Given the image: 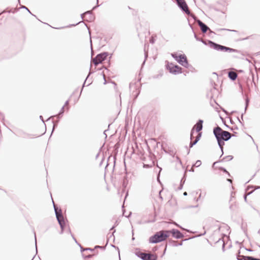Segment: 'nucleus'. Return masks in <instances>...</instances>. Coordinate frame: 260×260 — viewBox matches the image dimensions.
Returning <instances> with one entry per match:
<instances>
[{"label": "nucleus", "mask_w": 260, "mask_h": 260, "mask_svg": "<svg viewBox=\"0 0 260 260\" xmlns=\"http://www.w3.org/2000/svg\"><path fill=\"white\" fill-rule=\"evenodd\" d=\"M229 77L232 80H234L237 78V74L236 73L231 71L229 73Z\"/></svg>", "instance_id": "ddd939ff"}, {"label": "nucleus", "mask_w": 260, "mask_h": 260, "mask_svg": "<svg viewBox=\"0 0 260 260\" xmlns=\"http://www.w3.org/2000/svg\"><path fill=\"white\" fill-rule=\"evenodd\" d=\"M228 181H230V182H232V180L230 179H228Z\"/></svg>", "instance_id": "aec40b11"}, {"label": "nucleus", "mask_w": 260, "mask_h": 260, "mask_svg": "<svg viewBox=\"0 0 260 260\" xmlns=\"http://www.w3.org/2000/svg\"><path fill=\"white\" fill-rule=\"evenodd\" d=\"M244 260H260L259 258H254L252 256H243Z\"/></svg>", "instance_id": "2eb2a0df"}, {"label": "nucleus", "mask_w": 260, "mask_h": 260, "mask_svg": "<svg viewBox=\"0 0 260 260\" xmlns=\"http://www.w3.org/2000/svg\"><path fill=\"white\" fill-rule=\"evenodd\" d=\"M170 234H172V236L177 238L179 239L183 237L182 234L178 230H172V231H169Z\"/></svg>", "instance_id": "9d476101"}, {"label": "nucleus", "mask_w": 260, "mask_h": 260, "mask_svg": "<svg viewBox=\"0 0 260 260\" xmlns=\"http://www.w3.org/2000/svg\"><path fill=\"white\" fill-rule=\"evenodd\" d=\"M170 72L173 74L182 73V68L177 65L171 64L169 67Z\"/></svg>", "instance_id": "6e6552de"}, {"label": "nucleus", "mask_w": 260, "mask_h": 260, "mask_svg": "<svg viewBox=\"0 0 260 260\" xmlns=\"http://www.w3.org/2000/svg\"><path fill=\"white\" fill-rule=\"evenodd\" d=\"M56 217L57 219V220L61 226V228L62 229H63L64 226L65 225V221L64 220L63 216L61 215V214H59L58 212H56Z\"/></svg>", "instance_id": "1a4fd4ad"}, {"label": "nucleus", "mask_w": 260, "mask_h": 260, "mask_svg": "<svg viewBox=\"0 0 260 260\" xmlns=\"http://www.w3.org/2000/svg\"><path fill=\"white\" fill-rule=\"evenodd\" d=\"M235 192H232V194H231V199L230 200V202L232 203V204L233 203H235Z\"/></svg>", "instance_id": "4468645a"}, {"label": "nucleus", "mask_w": 260, "mask_h": 260, "mask_svg": "<svg viewBox=\"0 0 260 260\" xmlns=\"http://www.w3.org/2000/svg\"><path fill=\"white\" fill-rule=\"evenodd\" d=\"M210 44H211V46L213 47L214 49L218 50H221L224 51H232L233 49L223 46H221L220 45L216 44L214 43H213L212 42H210Z\"/></svg>", "instance_id": "0eeeda50"}, {"label": "nucleus", "mask_w": 260, "mask_h": 260, "mask_svg": "<svg viewBox=\"0 0 260 260\" xmlns=\"http://www.w3.org/2000/svg\"><path fill=\"white\" fill-rule=\"evenodd\" d=\"M177 1V2L178 4V5L179 4H181L182 3H183V2H184L185 1L184 0H176Z\"/></svg>", "instance_id": "a211bd4d"}, {"label": "nucleus", "mask_w": 260, "mask_h": 260, "mask_svg": "<svg viewBox=\"0 0 260 260\" xmlns=\"http://www.w3.org/2000/svg\"><path fill=\"white\" fill-rule=\"evenodd\" d=\"M107 57V53H106L98 54L95 58L92 59V62L95 66H96L99 64L102 63L106 59Z\"/></svg>", "instance_id": "39448f33"}, {"label": "nucleus", "mask_w": 260, "mask_h": 260, "mask_svg": "<svg viewBox=\"0 0 260 260\" xmlns=\"http://www.w3.org/2000/svg\"><path fill=\"white\" fill-rule=\"evenodd\" d=\"M202 122L203 121L202 120H200L194 126L193 128H192L191 133V139L192 140L194 138L193 134L196 131L197 136L195 137L196 139L194 141L190 143L191 147H192L193 145L196 144L197 142L199 140L201 134L200 132V131L202 129Z\"/></svg>", "instance_id": "7ed1b4c3"}, {"label": "nucleus", "mask_w": 260, "mask_h": 260, "mask_svg": "<svg viewBox=\"0 0 260 260\" xmlns=\"http://www.w3.org/2000/svg\"><path fill=\"white\" fill-rule=\"evenodd\" d=\"M222 170L224 172H225V173H227L229 175H230V174H229V172H227L225 170H224V169H222Z\"/></svg>", "instance_id": "6ab92c4d"}, {"label": "nucleus", "mask_w": 260, "mask_h": 260, "mask_svg": "<svg viewBox=\"0 0 260 260\" xmlns=\"http://www.w3.org/2000/svg\"><path fill=\"white\" fill-rule=\"evenodd\" d=\"M213 132L219 146L221 148H222L224 145V141L228 140L231 137V134L228 132L223 131L218 126L214 129Z\"/></svg>", "instance_id": "f257e3e1"}, {"label": "nucleus", "mask_w": 260, "mask_h": 260, "mask_svg": "<svg viewBox=\"0 0 260 260\" xmlns=\"http://www.w3.org/2000/svg\"><path fill=\"white\" fill-rule=\"evenodd\" d=\"M172 56L182 66L186 67L188 62L186 56L184 54L178 55L177 53L172 54Z\"/></svg>", "instance_id": "20e7f679"}, {"label": "nucleus", "mask_w": 260, "mask_h": 260, "mask_svg": "<svg viewBox=\"0 0 260 260\" xmlns=\"http://www.w3.org/2000/svg\"><path fill=\"white\" fill-rule=\"evenodd\" d=\"M155 41V37L153 36H152L151 39H150V42L151 43H154Z\"/></svg>", "instance_id": "f3484780"}, {"label": "nucleus", "mask_w": 260, "mask_h": 260, "mask_svg": "<svg viewBox=\"0 0 260 260\" xmlns=\"http://www.w3.org/2000/svg\"><path fill=\"white\" fill-rule=\"evenodd\" d=\"M183 194H184V195L186 196V195H187V192H184V193H183Z\"/></svg>", "instance_id": "412c9836"}, {"label": "nucleus", "mask_w": 260, "mask_h": 260, "mask_svg": "<svg viewBox=\"0 0 260 260\" xmlns=\"http://www.w3.org/2000/svg\"><path fill=\"white\" fill-rule=\"evenodd\" d=\"M170 235L168 231H160L149 238L150 243H156L166 240Z\"/></svg>", "instance_id": "f03ea898"}, {"label": "nucleus", "mask_w": 260, "mask_h": 260, "mask_svg": "<svg viewBox=\"0 0 260 260\" xmlns=\"http://www.w3.org/2000/svg\"><path fill=\"white\" fill-rule=\"evenodd\" d=\"M201 165V161L200 160H198L196 162L194 166L196 167H199Z\"/></svg>", "instance_id": "dca6fc26"}, {"label": "nucleus", "mask_w": 260, "mask_h": 260, "mask_svg": "<svg viewBox=\"0 0 260 260\" xmlns=\"http://www.w3.org/2000/svg\"><path fill=\"white\" fill-rule=\"evenodd\" d=\"M179 6L183 10L186 14H189L190 11L188 9V6L184 1L181 4H179Z\"/></svg>", "instance_id": "9b49d317"}, {"label": "nucleus", "mask_w": 260, "mask_h": 260, "mask_svg": "<svg viewBox=\"0 0 260 260\" xmlns=\"http://www.w3.org/2000/svg\"><path fill=\"white\" fill-rule=\"evenodd\" d=\"M198 23L199 25L200 26L202 31L203 32H206L207 30L209 29V28L204 24L201 21L198 20Z\"/></svg>", "instance_id": "f8f14e48"}, {"label": "nucleus", "mask_w": 260, "mask_h": 260, "mask_svg": "<svg viewBox=\"0 0 260 260\" xmlns=\"http://www.w3.org/2000/svg\"><path fill=\"white\" fill-rule=\"evenodd\" d=\"M138 256L144 260H156L157 258V256L155 254L143 252L140 253Z\"/></svg>", "instance_id": "423d86ee"}]
</instances>
